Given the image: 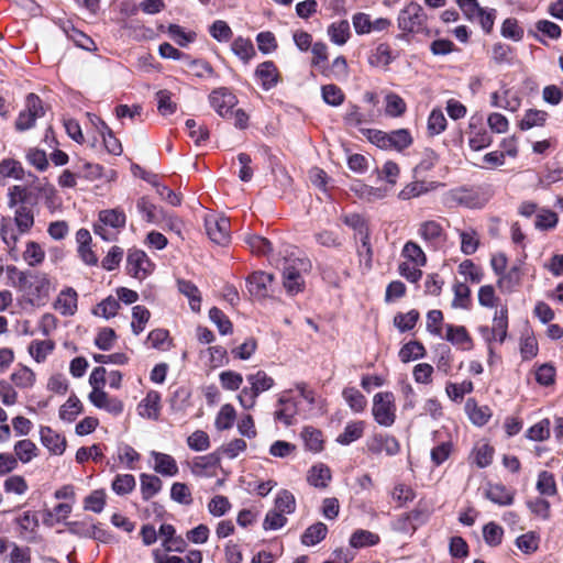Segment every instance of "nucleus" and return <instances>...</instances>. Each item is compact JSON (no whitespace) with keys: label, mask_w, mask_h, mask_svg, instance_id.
<instances>
[{"label":"nucleus","mask_w":563,"mask_h":563,"mask_svg":"<svg viewBox=\"0 0 563 563\" xmlns=\"http://www.w3.org/2000/svg\"><path fill=\"white\" fill-rule=\"evenodd\" d=\"M246 380L250 386L244 387L238 395L240 405L250 410L255 407L257 397L273 388L275 380L265 371H257L256 373L249 374Z\"/></svg>","instance_id":"2"},{"label":"nucleus","mask_w":563,"mask_h":563,"mask_svg":"<svg viewBox=\"0 0 563 563\" xmlns=\"http://www.w3.org/2000/svg\"><path fill=\"white\" fill-rule=\"evenodd\" d=\"M82 411V404L77 396L71 395L59 408V418L67 422H73Z\"/></svg>","instance_id":"51"},{"label":"nucleus","mask_w":563,"mask_h":563,"mask_svg":"<svg viewBox=\"0 0 563 563\" xmlns=\"http://www.w3.org/2000/svg\"><path fill=\"white\" fill-rule=\"evenodd\" d=\"M205 228L210 240L224 245L230 240V220L218 214H208L205 218Z\"/></svg>","instance_id":"12"},{"label":"nucleus","mask_w":563,"mask_h":563,"mask_svg":"<svg viewBox=\"0 0 563 563\" xmlns=\"http://www.w3.org/2000/svg\"><path fill=\"white\" fill-rule=\"evenodd\" d=\"M153 263L142 250H130L126 257L129 275L137 279L146 278L153 271Z\"/></svg>","instance_id":"14"},{"label":"nucleus","mask_w":563,"mask_h":563,"mask_svg":"<svg viewBox=\"0 0 563 563\" xmlns=\"http://www.w3.org/2000/svg\"><path fill=\"white\" fill-rule=\"evenodd\" d=\"M446 118L441 109H433L428 118V133L438 135L446 129Z\"/></svg>","instance_id":"62"},{"label":"nucleus","mask_w":563,"mask_h":563,"mask_svg":"<svg viewBox=\"0 0 563 563\" xmlns=\"http://www.w3.org/2000/svg\"><path fill=\"white\" fill-rule=\"evenodd\" d=\"M136 208L146 222L155 223L158 221L159 209L147 197H141L136 202Z\"/></svg>","instance_id":"60"},{"label":"nucleus","mask_w":563,"mask_h":563,"mask_svg":"<svg viewBox=\"0 0 563 563\" xmlns=\"http://www.w3.org/2000/svg\"><path fill=\"white\" fill-rule=\"evenodd\" d=\"M283 515H290L296 510L295 496L287 489L280 490L275 498V507Z\"/></svg>","instance_id":"57"},{"label":"nucleus","mask_w":563,"mask_h":563,"mask_svg":"<svg viewBox=\"0 0 563 563\" xmlns=\"http://www.w3.org/2000/svg\"><path fill=\"white\" fill-rule=\"evenodd\" d=\"M466 409L471 421L476 426L486 424L492 417L490 408L488 406H477L474 399L467 400Z\"/></svg>","instance_id":"44"},{"label":"nucleus","mask_w":563,"mask_h":563,"mask_svg":"<svg viewBox=\"0 0 563 563\" xmlns=\"http://www.w3.org/2000/svg\"><path fill=\"white\" fill-rule=\"evenodd\" d=\"M154 471L163 476H175L178 474L176 460L166 453L153 451Z\"/></svg>","instance_id":"28"},{"label":"nucleus","mask_w":563,"mask_h":563,"mask_svg":"<svg viewBox=\"0 0 563 563\" xmlns=\"http://www.w3.org/2000/svg\"><path fill=\"white\" fill-rule=\"evenodd\" d=\"M394 59L395 56L390 45L380 43L369 55L368 63L375 67H387Z\"/></svg>","instance_id":"38"},{"label":"nucleus","mask_w":563,"mask_h":563,"mask_svg":"<svg viewBox=\"0 0 563 563\" xmlns=\"http://www.w3.org/2000/svg\"><path fill=\"white\" fill-rule=\"evenodd\" d=\"M397 23L405 33H422L427 30V14L419 3L411 1L400 10Z\"/></svg>","instance_id":"5"},{"label":"nucleus","mask_w":563,"mask_h":563,"mask_svg":"<svg viewBox=\"0 0 563 563\" xmlns=\"http://www.w3.org/2000/svg\"><path fill=\"white\" fill-rule=\"evenodd\" d=\"M537 489L541 495L554 496L558 492L554 475L542 471L538 475Z\"/></svg>","instance_id":"61"},{"label":"nucleus","mask_w":563,"mask_h":563,"mask_svg":"<svg viewBox=\"0 0 563 563\" xmlns=\"http://www.w3.org/2000/svg\"><path fill=\"white\" fill-rule=\"evenodd\" d=\"M342 397L354 412H363L367 406L366 397L355 387H345Z\"/></svg>","instance_id":"45"},{"label":"nucleus","mask_w":563,"mask_h":563,"mask_svg":"<svg viewBox=\"0 0 563 563\" xmlns=\"http://www.w3.org/2000/svg\"><path fill=\"white\" fill-rule=\"evenodd\" d=\"M446 333L442 334V339L449 341L453 345L463 351H471L474 347V342L468 331L464 325L445 324Z\"/></svg>","instance_id":"19"},{"label":"nucleus","mask_w":563,"mask_h":563,"mask_svg":"<svg viewBox=\"0 0 563 563\" xmlns=\"http://www.w3.org/2000/svg\"><path fill=\"white\" fill-rule=\"evenodd\" d=\"M140 482H141V495L143 500L147 501L151 498H153L155 495H157L162 487L163 482L159 477L152 474L143 473L140 475Z\"/></svg>","instance_id":"35"},{"label":"nucleus","mask_w":563,"mask_h":563,"mask_svg":"<svg viewBox=\"0 0 563 563\" xmlns=\"http://www.w3.org/2000/svg\"><path fill=\"white\" fill-rule=\"evenodd\" d=\"M426 349L422 343L418 341H410L406 343L399 351V358L404 363H408L412 360L423 357Z\"/></svg>","instance_id":"55"},{"label":"nucleus","mask_w":563,"mask_h":563,"mask_svg":"<svg viewBox=\"0 0 563 563\" xmlns=\"http://www.w3.org/2000/svg\"><path fill=\"white\" fill-rule=\"evenodd\" d=\"M461 239V252L465 255L474 254L479 246V236L474 228L457 230Z\"/></svg>","instance_id":"43"},{"label":"nucleus","mask_w":563,"mask_h":563,"mask_svg":"<svg viewBox=\"0 0 563 563\" xmlns=\"http://www.w3.org/2000/svg\"><path fill=\"white\" fill-rule=\"evenodd\" d=\"M396 399L391 391H379L373 397L372 415L383 427H391L396 421Z\"/></svg>","instance_id":"7"},{"label":"nucleus","mask_w":563,"mask_h":563,"mask_svg":"<svg viewBox=\"0 0 563 563\" xmlns=\"http://www.w3.org/2000/svg\"><path fill=\"white\" fill-rule=\"evenodd\" d=\"M508 318L507 310H500V316H495L492 329L488 327H481L479 331L484 339L490 344L493 340H498L503 343L507 335ZM489 354H493V347L488 346Z\"/></svg>","instance_id":"16"},{"label":"nucleus","mask_w":563,"mask_h":563,"mask_svg":"<svg viewBox=\"0 0 563 563\" xmlns=\"http://www.w3.org/2000/svg\"><path fill=\"white\" fill-rule=\"evenodd\" d=\"M418 235L424 244L433 250L440 249L446 241V233L437 220H427L419 224Z\"/></svg>","instance_id":"11"},{"label":"nucleus","mask_w":563,"mask_h":563,"mask_svg":"<svg viewBox=\"0 0 563 563\" xmlns=\"http://www.w3.org/2000/svg\"><path fill=\"white\" fill-rule=\"evenodd\" d=\"M209 101L211 107L222 118L232 113V109L238 103L235 95L224 87L214 89L209 96Z\"/></svg>","instance_id":"15"},{"label":"nucleus","mask_w":563,"mask_h":563,"mask_svg":"<svg viewBox=\"0 0 563 563\" xmlns=\"http://www.w3.org/2000/svg\"><path fill=\"white\" fill-rule=\"evenodd\" d=\"M232 52L245 64L255 56V48L250 38L236 37L231 45Z\"/></svg>","instance_id":"47"},{"label":"nucleus","mask_w":563,"mask_h":563,"mask_svg":"<svg viewBox=\"0 0 563 563\" xmlns=\"http://www.w3.org/2000/svg\"><path fill=\"white\" fill-rule=\"evenodd\" d=\"M365 424L363 421L350 422L345 426L344 431L338 437L340 444L349 445L363 437Z\"/></svg>","instance_id":"50"},{"label":"nucleus","mask_w":563,"mask_h":563,"mask_svg":"<svg viewBox=\"0 0 563 563\" xmlns=\"http://www.w3.org/2000/svg\"><path fill=\"white\" fill-rule=\"evenodd\" d=\"M343 222L362 236V246L366 250L368 256H372L369 243V232L365 219L358 213H349L343 217Z\"/></svg>","instance_id":"24"},{"label":"nucleus","mask_w":563,"mask_h":563,"mask_svg":"<svg viewBox=\"0 0 563 563\" xmlns=\"http://www.w3.org/2000/svg\"><path fill=\"white\" fill-rule=\"evenodd\" d=\"M209 318L217 325L219 332L222 335L232 333V330H233L232 322L230 321V319L224 314V312L221 309H219L217 307H212L209 310Z\"/></svg>","instance_id":"63"},{"label":"nucleus","mask_w":563,"mask_h":563,"mask_svg":"<svg viewBox=\"0 0 563 563\" xmlns=\"http://www.w3.org/2000/svg\"><path fill=\"white\" fill-rule=\"evenodd\" d=\"M236 412L232 405L225 404L221 407L216 418V428L220 431L230 429L235 420Z\"/></svg>","instance_id":"59"},{"label":"nucleus","mask_w":563,"mask_h":563,"mask_svg":"<svg viewBox=\"0 0 563 563\" xmlns=\"http://www.w3.org/2000/svg\"><path fill=\"white\" fill-rule=\"evenodd\" d=\"M306 263L300 258H285L283 267V285L289 295H297L303 290L305 282L301 269Z\"/></svg>","instance_id":"9"},{"label":"nucleus","mask_w":563,"mask_h":563,"mask_svg":"<svg viewBox=\"0 0 563 563\" xmlns=\"http://www.w3.org/2000/svg\"><path fill=\"white\" fill-rule=\"evenodd\" d=\"M521 279V267L519 265H514L498 276L497 285L503 292H512L520 286Z\"/></svg>","instance_id":"27"},{"label":"nucleus","mask_w":563,"mask_h":563,"mask_svg":"<svg viewBox=\"0 0 563 563\" xmlns=\"http://www.w3.org/2000/svg\"><path fill=\"white\" fill-rule=\"evenodd\" d=\"M221 456L219 451H214L207 455H199L189 463L190 472L196 477H213L220 467Z\"/></svg>","instance_id":"13"},{"label":"nucleus","mask_w":563,"mask_h":563,"mask_svg":"<svg viewBox=\"0 0 563 563\" xmlns=\"http://www.w3.org/2000/svg\"><path fill=\"white\" fill-rule=\"evenodd\" d=\"M328 533V527L323 522L309 526L301 536L302 544L312 547L321 542Z\"/></svg>","instance_id":"41"},{"label":"nucleus","mask_w":563,"mask_h":563,"mask_svg":"<svg viewBox=\"0 0 563 563\" xmlns=\"http://www.w3.org/2000/svg\"><path fill=\"white\" fill-rule=\"evenodd\" d=\"M310 49L312 53L311 67L319 69L322 75L328 76L327 62L329 53L327 44L321 41L316 42Z\"/></svg>","instance_id":"39"},{"label":"nucleus","mask_w":563,"mask_h":563,"mask_svg":"<svg viewBox=\"0 0 563 563\" xmlns=\"http://www.w3.org/2000/svg\"><path fill=\"white\" fill-rule=\"evenodd\" d=\"M41 440L43 445L53 454L60 455L66 449V439L49 427L41 428Z\"/></svg>","instance_id":"26"},{"label":"nucleus","mask_w":563,"mask_h":563,"mask_svg":"<svg viewBox=\"0 0 563 563\" xmlns=\"http://www.w3.org/2000/svg\"><path fill=\"white\" fill-rule=\"evenodd\" d=\"M327 34L333 44L338 46L345 45L352 35L349 21L340 20L332 22L327 29Z\"/></svg>","instance_id":"29"},{"label":"nucleus","mask_w":563,"mask_h":563,"mask_svg":"<svg viewBox=\"0 0 563 563\" xmlns=\"http://www.w3.org/2000/svg\"><path fill=\"white\" fill-rule=\"evenodd\" d=\"M274 280L272 274L254 272L246 279V287L252 297L262 299L268 296L269 287Z\"/></svg>","instance_id":"17"},{"label":"nucleus","mask_w":563,"mask_h":563,"mask_svg":"<svg viewBox=\"0 0 563 563\" xmlns=\"http://www.w3.org/2000/svg\"><path fill=\"white\" fill-rule=\"evenodd\" d=\"M13 450L18 462L20 461L23 464L30 463L38 455V449L36 444L29 439L18 441L14 444Z\"/></svg>","instance_id":"37"},{"label":"nucleus","mask_w":563,"mask_h":563,"mask_svg":"<svg viewBox=\"0 0 563 563\" xmlns=\"http://www.w3.org/2000/svg\"><path fill=\"white\" fill-rule=\"evenodd\" d=\"M549 118V113L543 110L529 109L525 112L519 122V128L522 131L530 130L537 126H543Z\"/></svg>","instance_id":"40"},{"label":"nucleus","mask_w":563,"mask_h":563,"mask_svg":"<svg viewBox=\"0 0 563 563\" xmlns=\"http://www.w3.org/2000/svg\"><path fill=\"white\" fill-rule=\"evenodd\" d=\"M300 435L307 450L313 453H319L323 450L324 440L320 430L314 427L307 426L302 429Z\"/></svg>","instance_id":"34"},{"label":"nucleus","mask_w":563,"mask_h":563,"mask_svg":"<svg viewBox=\"0 0 563 563\" xmlns=\"http://www.w3.org/2000/svg\"><path fill=\"white\" fill-rule=\"evenodd\" d=\"M172 96L173 93L167 89H162L155 95L157 110L164 117L172 115L177 110V103L173 101Z\"/></svg>","instance_id":"54"},{"label":"nucleus","mask_w":563,"mask_h":563,"mask_svg":"<svg viewBox=\"0 0 563 563\" xmlns=\"http://www.w3.org/2000/svg\"><path fill=\"white\" fill-rule=\"evenodd\" d=\"M380 538L377 533H374L368 530L357 529L355 530L350 538V545L355 549L374 547L378 544Z\"/></svg>","instance_id":"42"},{"label":"nucleus","mask_w":563,"mask_h":563,"mask_svg":"<svg viewBox=\"0 0 563 563\" xmlns=\"http://www.w3.org/2000/svg\"><path fill=\"white\" fill-rule=\"evenodd\" d=\"M135 486L136 482L132 474H118L111 485L112 490L121 496L133 492Z\"/></svg>","instance_id":"58"},{"label":"nucleus","mask_w":563,"mask_h":563,"mask_svg":"<svg viewBox=\"0 0 563 563\" xmlns=\"http://www.w3.org/2000/svg\"><path fill=\"white\" fill-rule=\"evenodd\" d=\"M14 223L20 234L26 233L34 224L32 210L26 206H20L15 210Z\"/></svg>","instance_id":"52"},{"label":"nucleus","mask_w":563,"mask_h":563,"mask_svg":"<svg viewBox=\"0 0 563 563\" xmlns=\"http://www.w3.org/2000/svg\"><path fill=\"white\" fill-rule=\"evenodd\" d=\"M441 186L438 181L416 180L407 184L398 194L399 199L410 200L435 190Z\"/></svg>","instance_id":"23"},{"label":"nucleus","mask_w":563,"mask_h":563,"mask_svg":"<svg viewBox=\"0 0 563 563\" xmlns=\"http://www.w3.org/2000/svg\"><path fill=\"white\" fill-rule=\"evenodd\" d=\"M140 415L148 419L156 420L161 411V395L158 391L151 390L139 405Z\"/></svg>","instance_id":"30"},{"label":"nucleus","mask_w":563,"mask_h":563,"mask_svg":"<svg viewBox=\"0 0 563 563\" xmlns=\"http://www.w3.org/2000/svg\"><path fill=\"white\" fill-rule=\"evenodd\" d=\"M45 108L42 99L31 92L25 97L24 108L20 111L14 122L18 132H25L35 126L36 120L45 115Z\"/></svg>","instance_id":"6"},{"label":"nucleus","mask_w":563,"mask_h":563,"mask_svg":"<svg viewBox=\"0 0 563 563\" xmlns=\"http://www.w3.org/2000/svg\"><path fill=\"white\" fill-rule=\"evenodd\" d=\"M54 349L55 343L52 340H33L27 351L36 363H43Z\"/></svg>","instance_id":"36"},{"label":"nucleus","mask_w":563,"mask_h":563,"mask_svg":"<svg viewBox=\"0 0 563 563\" xmlns=\"http://www.w3.org/2000/svg\"><path fill=\"white\" fill-rule=\"evenodd\" d=\"M368 140L383 150L401 152L411 146L413 139L407 129L394 130L389 133L379 130H368Z\"/></svg>","instance_id":"4"},{"label":"nucleus","mask_w":563,"mask_h":563,"mask_svg":"<svg viewBox=\"0 0 563 563\" xmlns=\"http://www.w3.org/2000/svg\"><path fill=\"white\" fill-rule=\"evenodd\" d=\"M485 497L499 506H510L515 500V490L508 489L500 483H488L485 489Z\"/></svg>","instance_id":"22"},{"label":"nucleus","mask_w":563,"mask_h":563,"mask_svg":"<svg viewBox=\"0 0 563 563\" xmlns=\"http://www.w3.org/2000/svg\"><path fill=\"white\" fill-rule=\"evenodd\" d=\"M297 413L298 401L292 395V389L283 390L278 395L276 410L274 412L275 420L289 427L294 424Z\"/></svg>","instance_id":"10"},{"label":"nucleus","mask_w":563,"mask_h":563,"mask_svg":"<svg viewBox=\"0 0 563 563\" xmlns=\"http://www.w3.org/2000/svg\"><path fill=\"white\" fill-rule=\"evenodd\" d=\"M450 198L460 206L477 209L487 203L489 196L479 186H462L451 190Z\"/></svg>","instance_id":"8"},{"label":"nucleus","mask_w":563,"mask_h":563,"mask_svg":"<svg viewBox=\"0 0 563 563\" xmlns=\"http://www.w3.org/2000/svg\"><path fill=\"white\" fill-rule=\"evenodd\" d=\"M367 449L373 454L385 452L387 455H396L400 451L397 439L393 435L375 434L367 442Z\"/></svg>","instance_id":"20"},{"label":"nucleus","mask_w":563,"mask_h":563,"mask_svg":"<svg viewBox=\"0 0 563 563\" xmlns=\"http://www.w3.org/2000/svg\"><path fill=\"white\" fill-rule=\"evenodd\" d=\"M120 302L112 296L107 297L93 309V313L98 317L110 319L118 313Z\"/></svg>","instance_id":"64"},{"label":"nucleus","mask_w":563,"mask_h":563,"mask_svg":"<svg viewBox=\"0 0 563 563\" xmlns=\"http://www.w3.org/2000/svg\"><path fill=\"white\" fill-rule=\"evenodd\" d=\"M126 216L120 208L101 210L93 225L95 234L104 241H113L121 229L125 227Z\"/></svg>","instance_id":"3"},{"label":"nucleus","mask_w":563,"mask_h":563,"mask_svg":"<svg viewBox=\"0 0 563 563\" xmlns=\"http://www.w3.org/2000/svg\"><path fill=\"white\" fill-rule=\"evenodd\" d=\"M78 295L74 288L63 289L54 303V308L63 316H73L77 311Z\"/></svg>","instance_id":"25"},{"label":"nucleus","mask_w":563,"mask_h":563,"mask_svg":"<svg viewBox=\"0 0 563 563\" xmlns=\"http://www.w3.org/2000/svg\"><path fill=\"white\" fill-rule=\"evenodd\" d=\"M331 478L330 468L322 463L313 465L307 474V482L316 488H327Z\"/></svg>","instance_id":"31"},{"label":"nucleus","mask_w":563,"mask_h":563,"mask_svg":"<svg viewBox=\"0 0 563 563\" xmlns=\"http://www.w3.org/2000/svg\"><path fill=\"white\" fill-rule=\"evenodd\" d=\"M0 236L3 243L9 247L10 252L15 250L19 241V231L10 218H2L0 222Z\"/></svg>","instance_id":"48"},{"label":"nucleus","mask_w":563,"mask_h":563,"mask_svg":"<svg viewBox=\"0 0 563 563\" xmlns=\"http://www.w3.org/2000/svg\"><path fill=\"white\" fill-rule=\"evenodd\" d=\"M255 77L260 80L264 90L268 91L282 80L280 73L273 60H265L257 65Z\"/></svg>","instance_id":"18"},{"label":"nucleus","mask_w":563,"mask_h":563,"mask_svg":"<svg viewBox=\"0 0 563 563\" xmlns=\"http://www.w3.org/2000/svg\"><path fill=\"white\" fill-rule=\"evenodd\" d=\"M474 390V385L471 380H463L462 383L449 382L445 385V393L448 397L454 402H461L464 396Z\"/></svg>","instance_id":"49"},{"label":"nucleus","mask_w":563,"mask_h":563,"mask_svg":"<svg viewBox=\"0 0 563 563\" xmlns=\"http://www.w3.org/2000/svg\"><path fill=\"white\" fill-rule=\"evenodd\" d=\"M10 378L19 388H31L35 383V373L26 366H21L11 374Z\"/></svg>","instance_id":"56"},{"label":"nucleus","mask_w":563,"mask_h":563,"mask_svg":"<svg viewBox=\"0 0 563 563\" xmlns=\"http://www.w3.org/2000/svg\"><path fill=\"white\" fill-rule=\"evenodd\" d=\"M151 317L150 310L145 306H134L132 309V332L135 335L142 333L145 329L146 323L148 322Z\"/></svg>","instance_id":"53"},{"label":"nucleus","mask_w":563,"mask_h":563,"mask_svg":"<svg viewBox=\"0 0 563 563\" xmlns=\"http://www.w3.org/2000/svg\"><path fill=\"white\" fill-rule=\"evenodd\" d=\"M178 290L189 300L190 309L194 312H200L201 294L198 287L190 280L179 279L177 282Z\"/></svg>","instance_id":"33"},{"label":"nucleus","mask_w":563,"mask_h":563,"mask_svg":"<svg viewBox=\"0 0 563 563\" xmlns=\"http://www.w3.org/2000/svg\"><path fill=\"white\" fill-rule=\"evenodd\" d=\"M401 255L417 267H422L427 264L426 253L421 246L413 241H408L405 243Z\"/></svg>","instance_id":"46"},{"label":"nucleus","mask_w":563,"mask_h":563,"mask_svg":"<svg viewBox=\"0 0 563 563\" xmlns=\"http://www.w3.org/2000/svg\"><path fill=\"white\" fill-rule=\"evenodd\" d=\"M492 142V135L485 128L477 129L474 123H470L468 145L473 151L486 148Z\"/></svg>","instance_id":"32"},{"label":"nucleus","mask_w":563,"mask_h":563,"mask_svg":"<svg viewBox=\"0 0 563 563\" xmlns=\"http://www.w3.org/2000/svg\"><path fill=\"white\" fill-rule=\"evenodd\" d=\"M19 290L23 292L27 303L33 307H41L48 300L51 282L45 274L21 275Z\"/></svg>","instance_id":"1"},{"label":"nucleus","mask_w":563,"mask_h":563,"mask_svg":"<svg viewBox=\"0 0 563 563\" xmlns=\"http://www.w3.org/2000/svg\"><path fill=\"white\" fill-rule=\"evenodd\" d=\"M89 400L91 404L100 409H104L108 412L118 416L123 411V404L120 399L110 397L102 389L91 390L89 394Z\"/></svg>","instance_id":"21"}]
</instances>
